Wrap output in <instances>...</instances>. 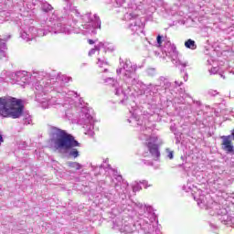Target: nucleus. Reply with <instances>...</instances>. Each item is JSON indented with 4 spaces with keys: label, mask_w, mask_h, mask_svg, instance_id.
Returning <instances> with one entry per match:
<instances>
[{
    "label": "nucleus",
    "mask_w": 234,
    "mask_h": 234,
    "mask_svg": "<svg viewBox=\"0 0 234 234\" xmlns=\"http://www.w3.org/2000/svg\"><path fill=\"white\" fill-rule=\"evenodd\" d=\"M54 147L59 153H67L73 147H80V144L72 134L65 130L58 129L54 139Z\"/></svg>",
    "instance_id": "obj_2"
},
{
    "label": "nucleus",
    "mask_w": 234,
    "mask_h": 234,
    "mask_svg": "<svg viewBox=\"0 0 234 234\" xmlns=\"http://www.w3.org/2000/svg\"><path fill=\"white\" fill-rule=\"evenodd\" d=\"M185 47L190 48V50H197V43L195 40L189 38L185 42Z\"/></svg>",
    "instance_id": "obj_4"
},
{
    "label": "nucleus",
    "mask_w": 234,
    "mask_h": 234,
    "mask_svg": "<svg viewBox=\"0 0 234 234\" xmlns=\"http://www.w3.org/2000/svg\"><path fill=\"white\" fill-rule=\"evenodd\" d=\"M166 151H168V158L173 160V151H169V148H167Z\"/></svg>",
    "instance_id": "obj_9"
},
{
    "label": "nucleus",
    "mask_w": 234,
    "mask_h": 234,
    "mask_svg": "<svg viewBox=\"0 0 234 234\" xmlns=\"http://www.w3.org/2000/svg\"><path fill=\"white\" fill-rule=\"evenodd\" d=\"M156 142H158V136H150L149 142L146 143L145 145L148 147L150 154L158 160V158H160V150L158 149V144H156Z\"/></svg>",
    "instance_id": "obj_3"
},
{
    "label": "nucleus",
    "mask_w": 234,
    "mask_h": 234,
    "mask_svg": "<svg viewBox=\"0 0 234 234\" xmlns=\"http://www.w3.org/2000/svg\"><path fill=\"white\" fill-rule=\"evenodd\" d=\"M25 112L23 100L12 96L0 98V118H12L17 120Z\"/></svg>",
    "instance_id": "obj_1"
},
{
    "label": "nucleus",
    "mask_w": 234,
    "mask_h": 234,
    "mask_svg": "<svg viewBox=\"0 0 234 234\" xmlns=\"http://www.w3.org/2000/svg\"><path fill=\"white\" fill-rule=\"evenodd\" d=\"M69 156H73V158H78V156H80V152L78 151V149L73 148L69 152Z\"/></svg>",
    "instance_id": "obj_6"
},
{
    "label": "nucleus",
    "mask_w": 234,
    "mask_h": 234,
    "mask_svg": "<svg viewBox=\"0 0 234 234\" xmlns=\"http://www.w3.org/2000/svg\"><path fill=\"white\" fill-rule=\"evenodd\" d=\"M156 39L159 47H162V36L158 35Z\"/></svg>",
    "instance_id": "obj_8"
},
{
    "label": "nucleus",
    "mask_w": 234,
    "mask_h": 234,
    "mask_svg": "<svg viewBox=\"0 0 234 234\" xmlns=\"http://www.w3.org/2000/svg\"><path fill=\"white\" fill-rule=\"evenodd\" d=\"M69 167H71V169H76V171H80L81 169V165L78 162H68Z\"/></svg>",
    "instance_id": "obj_5"
},
{
    "label": "nucleus",
    "mask_w": 234,
    "mask_h": 234,
    "mask_svg": "<svg viewBox=\"0 0 234 234\" xmlns=\"http://www.w3.org/2000/svg\"><path fill=\"white\" fill-rule=\"evenodd\" d=\"M5 139L3 138V134L0 133V147L4 144Z\"/></svg>",
    "instance_id": "obj_10"
},
{
    "label": "nucleus",
    "mask_w": 234,
    "mask_h": 234,
    "mask_svg": "<svg viewBox=\"0 0 234 234\" xmlns=\"http://www.w3.org/2000/svg\"><path fill=\"white\" fill-rule=\"evenodd\" d=\"M96 50H100V48H98V47H95V48H92L89 51V56H94V54H96Z\"/></svg>",
    "instance_id": "obj_7"
},
{
    "label": "nucleus",
    "mask_w": 234,
    "mask_h": 234,
    "mask_svg": "<svg viewBox=\"0 0 234 234\" xmlns=\"http://www.w3.org/2000/svg\"><path fill=\"white\" fill-rule=\"evenodd\" d=\"M88 43H89V45H94V40L89 39V40H88Z\"/></svg>",
    "instance_id": "obj_11"
}]
</instances>
